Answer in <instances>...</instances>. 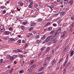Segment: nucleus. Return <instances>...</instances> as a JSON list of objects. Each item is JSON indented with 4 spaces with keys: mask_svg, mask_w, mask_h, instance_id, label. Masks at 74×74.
<instances>
[{
    "mask_svg": "<svg viewBox=\"0 0 74 74\" xmlns=\"http://www.w3.org/2000/svg\"><path fill=\"white\" fill-rule=\"evenodd\" d=\"M73 27L72 26H71V25L69 27L70 29L72 30V29H73Z\"/></svg>",
    "mask_w": 74,
    "mask_h": 74,
    "instance_id": "79ce46f5",
    "label": "nucleus"
},
{
    "mask_svg": "<svg viewBox=\"0 0 74 74\" xmlns=\"http://www.w3.org/2000/svg\"><path fill=\"white\" fill-rule=\"evenodd\" d=\"M44 67H41L39 69V71H42L44 70Z\"/></svg>",
    "mask_w": 74,
    "mask_h": 74,
    "instance_id": "2eb2a0df",
    "label": "nucleus"
},
{
    "mask_svg": "<svg viewBox=\"0 0 74 74\" xmlns=\"http://www.w3.org/2000/svg\"><path fill=\"white\" fill-rule=\"evenodd\" d=\"M46 38V36H45V35H44L41 38V39L42 40H44Z\"/></svg>",
    "mask_w": 74,
    "mask_h": 74,
    "instance_id": "ddd939ff",
    "label": "nucleus"
},
{
    "mask_svg": "<svg viewBox=\"0 0 74 74\" xmlns=\"http://www.w3.org/2000/svg\"><path fill=\"white\" fill-rule=\"evenodd\" d=\"M12 58H13V59H15V58H16V56L13 55Z\"/></svg>",
    "mask_w": 74,
    "mask_h": 74,
    "instance_id": "58836bf2",
    "label": "nucleus"
},
{
    "mask_svg": "<svg viewBox=\"0 0 74 74\" xmlns=\"http://www.w3.org/2000/svg\"><path fill=\"white\" fill-rule=\"evenodd\" d=\"M66 33V31H64L63 32V34H64V35H65Z\"/></svg>",
    "mask_w": 74,
    "mask_h": 74,
    "instance_id": "052dcab7",
    "label": "nucleus"
},
{
    "mask_svg": "<svg viewBox=\"0 0 74 74\" xmlns=\"http://www.w3.org/2000/svg\"><path fill=\"white\" fill-rule=\"evenodd\" d=\"M50 49H51L50 47H48L46 48V49L45 51L46 52H48L50 51Z\"/></svg>",
    "mask_w": 74,
    "mask_h": 74,
    "instance_id": "20e7f679",
    "label": "nucleus"
},
{
    "mask_svg": "<svg viewBox=\"0 0 74 74\" xmlns=\"http://www.w3.org/2000/svg\"><path fill=\"white\" fill-rule=\"evenodd\" d=\"M65 37V35L63 34L62 35H61V38H63V37Z\"/></svg>",
    "mask_w": 74,
    "mask_h": 74,
    "instance_id": "4c0bfd02",
    "label": "nucleus"
},
{
    "mask_svg": "<svg viewBox=\"0 0 74 74\" xmlns=\"http://www.w3.org/2000/svg\"><path fill=\"white\" fill-rule=\"evenodd\" d=\"M36 67V65L35 64H33L31 66V68L32 69H34V68H35Z\"/></svg>",
    "mask_w": 74,
    "mask_h": 74,
    "instance_id": "4468645a",
    "label": "nucleus"
},
{
    "mask_svg": "<svg viewBox=\"0 0 74 74\" xmlns=\"http://www.w3.org/2000/svg\"><path fill=\"white\" fill-rule=\"evenodd\" d=\"M13 58L12 57H11V56L10 57V60L11 61V60H13Z\"/></svg>",
    "mask_w": 74,
    "mask_h": 74,
    "instance_id": "49530a36",
    "label": "nucleus"
},
{
    "mask_svg": "<svg viewBox=\"0 0 74 74\" xmlns=\"http://www.w3.org/2000/svg\"><path fill=\"white\" fill-rule=\"evenodd\" d=\"M33 29V28L32 27L30 28L29 29V31H31V30H32Z\"/></svg>",
    "mask_w": 74,
    "mask_h": 74,
    "instance_id": "864d4df0",
    "label": "nucleus"
},
{
    "mask_svg": "<svg viewBox=\"0 0 74 74\" xmlns=\"http://www.w3.org/2000/svg\"><path fill=\"white\" fill-rule=\"evenodd\" d=\"M24 73V71L23 70H21L19 71V73L21 74L22 73Z\"/></svg>",
    "mask_w": 74,
    "mask_h": 74,
    "instance_id": "b1692460",
    "label": "nucleus"
},
{
    "mask_svg": "<svg viewBox=\"0 0 74 74\" xmlns=\"http://www.w3.org/2000/svg\"><path fill=\"white\" fill-rule=\"evenodd\" d=\"M68 48H69V46L67 45L64 48L63 50L64 52H66L67 50H68Z\"/></svg>",
    "mask_w": 74,
    "mask_h": 74,
    "instance_id": "7ed1b4c3",
    "label": "nucleus"
},
{
    "mask_svg": "<svg viewBox=\"0 0 74 74\" xmlns=\"http://www.w3.org/2000/svg\"><path fill=\"white\" fill-rule=\"evenodd\" d=\"M56 60H53L51 61V64L52 65H54L56 63Z\"/></svg>",
    "mask_w": 74,
    "mask_h": 74,
    "instance_id": "39448f33",
    "label": "nucleus"
},
{
    "mask_svg": "<svg viewBox=\"0 0 74 74\" xmlns=\"http://www.w3.org/2000/svg\"><path fill=\"white\" fill-rule=\"evenodd\" d=\"M19 57L21 58H22L23 57V56H22V55H20L19 56Z\"/></svg>",
    "mask_w": 74,
    "mask_h": 74,
    "instance_id": "69168bd1",
    "label": "nucleus"
},
{
    "mask_svg": "<svg viewBox=\"0 0 74 74\" xmlns=\"http://www.w3.org/2000/svg\"><path fill=\"white\" fill-rule=\"evenodd\" d=\"M53 43H55L56 42V40L54 39V40H53Z\"/></svg>",
    "mask_w": 74,
    "mask_h": 74,
    "instance_id": "0e129e2a",
    "label": "nucleus"
},
{
    "mask_svg": "<svg viewBox=\"0 0 74 74\" xmlns=\"http://www.w3.org/2000/svg\"><path fill=\"white\" fill-rule=\"evenodd\" d=\"M38 22H41L42 21V19L41 18H39L38 20H37Z\"/></svg>",
    "mask_w": 74,
    "mask_h": 74,
    "instance_id": "5701e85b",
    "label": "nucleus"
},
{
    "mask_svg": "<svg viewBox=\"0 0 74 74\" xmlns=\"http://www.w3.org/2000/svg\"><path fill=\"white\" fill-rule=\"evenodd\" d=\"M18 52H23L22 51L19 49H18Z\"/></svg>",
    "mask_w": 74,
    "mask_h": 74,
    "instance_id": "13d9d810",
    "label": "nucleus"
},
{
    "mask_svg": "<svg viewBox=\"0 0 74 74\" xmlns=\"http://www.w3.org/2000/svg\"><path fill=\"white\" fill-rule=\"evenodd\" d=\"M28 7H29V8H32V7H33V5H28Z\"/></svg>",
    "mask_w": 74,
    "mask_h": 74,
    "instance_id": "2f4dec72",
    "label": "nucleus"
},
{
    "mask_svg": "<svg viewBox=\"0 0 74 74\" xmlns=\"http://www.w3.org/2000/svg\"><path fill=\"white\" fill-rule=\"evenodd\" d=\"M64 4H66V3H67V2H68V0H65L64 1Z\"/></svg>",
    "mask_w": 74,
    "mask_h": 74,
    "instance_id": "e433bc0d",
    "label": "nucleus"
},
{
    "mask_svg": "<svg viewBox=\"0 0 74 74\" xmlns=\"http://www.w3.org/2000/svg\"><path fill=\"white\" fill-rule=\"evenodd\" d=\"M54 52H55V50L53 49H52V50H51V53L52 54H53V53H54Z\"/></svg>",
    "mask_w": 74,
    "mask_h": 74,
    "instance_id": "a18cd8bd",
    "label": "nucleus"
},
{
    "mask_svg": "<svg viewBox=\"0 0 74 74\" xmlns=\"http://www.w3.org/2000/svg\"><path fill=\"white\" fill-rule=\"evenodd\" d=\"M36 37L37 39L38 38H39V37H40V36L39 35L36 36Z\"/></svg>",
    "mask_w": 74,
    "mask_h": 74,
    "instance_id": "5fc2aeb1",
    "label": "nucleus"
},
{
    "mask_svg": "<svg viewBox=\"0 0 74 74\" xmlns=\"http://www.w3.org/2000/svg\"><path fill=\"white\" fill-rule=\"evenodd\" d=\"M51 56H47V57L45 58V61L48 60L49 59H51Z\"/></svg>",
    "mask_w": 74,
    "mask_h": 74,
    "instance_id": "423d86ee",
    "label": "nucleus"
},
{
    "mask_svg": "<svg viewBox=\"0 0 74 74\" xmlns=\"http://www.w3.org/2000/svg\"><path fill=\"white\" fill-rule=\"evenodd\" d=\"M34 60H31L29 64H30V65H31V64H33L34 63Z\"/></svg>",
    "mask_w": 74,
    "mask_h": 74,
    "instance_id": "f3484780",
    "label": "nucleus"
},
{
    "mask_svg": "<svg viewBox=\"0 0 74 74\" xmlns=\"http://www.w3.org/2000/svg\"><path fill=\"white\" fill-rule=\"evenodd\" d=\"M59 67L57 66L56 68V70H59Z\"/></svg>",
    "mask_w": 74,
    "mask_h": 74,
    "instance_id": "e2e57ef3",
    "label": "nucleus"
},
{
    "mask_svg": "<svg viewBox=\"0 0 74 74\" xmlns=\"http://www.w3.org/2000/svg\"><path fill=\"white\" fill-rule=\"evenodd\" d=\"M4 33L6 35H8V34H10V32L8 31H5L4 32Z\"/></svg>",
    "mask_w": 74,
    "mask_h": 74,
    "instance_id": "6e6552de",
    "label": "nucleus"
},
{
    "mask_svg": "<svg viewBox=\"0 0 74 74\" xmlns=\"http://www.w3.org/2000/svg\"><path fill=\"white\" fill-rule=\"evenodd\" d=\"M67 60H66L65 61L64 64H66V63H67Z\"/></svg>",
    "mask_w": 74,
    "mask_h": 74,
    "instance_id": "6e6d98bb",
    "label": "nucleus"
},
{
    "mask_svg": "<svg viewBox=\"0 0 74 74\" xmlns=\"http://www.w3.org/2000/svg\"><path fill=\"white\" fill-rule=\"evenodd\" d=\"M71 3V5H72V4H73V0H71L69 2V3Z\"/></svg>",
    "mask_w": 74,
    "mask_h": 74,
    "instance_id": "bb28decb",
    "label": "nucleus"
},
{
    "mask_svg": "<svg viewBox=\"0 0 74 74\" xmlns=\"http://www.w3.org/2000/svg\"><path fill=\"white\" fill-rule=\"evenodd\" d=\"M33 36V34L31 33H29V35H28V37H30V36Z\"/></svg>",
    "mask_w": 74,
    "mask_h": 74,
    "instance_id": "ea45409f",
    "label": "nucleus"
},
{
    "mask_svg": "<svg viewBox=\"0 0 74 74\" xmlns=\"http://www.w3.org/2000/svg\"><path fill=\"white\" fill-rule=\"evenodd\" d=\"M45 48H46V47H45V46H44V47H42L41 49V51H44V49H45Z\"/></svg>",
    "mask_w": 74,
    "mask_h": 74,
    "instance_id": "aec40b11",
    "label": "nucleus"
},
{
    "mask_svg": "<svg viewBox=\"0 0 74 74\" xmlns=\"http://www.w3.org/2000/svg\"><path fill=\"white\" fill-rule=\"evenodd\" d=\"M4 28V26H3V25H1L0 26V29H1V30H2Z\"/></svg>",
    "mask_w": 74,
    "mask_h": 74,
    "instance_id": "dca6fc26",
    "label": "nucleus"
},
{
    "mask_svg": "<svg viewBox=\"0 0 74 74\" xmlns=\"http://www.w3.org/2000/svg\"><path fill=\"white\" fill-rule=\"evenodd\" d=\"M11 57V56L10 55L7 56H6V58H7V59H10Z\"/></svg>",
    "mask_w": 74,
    "mask_h": 74,
    "instance_id": "c85d7f7f",
    "label": "nucleus"
},
{
    "mask_svg": "<svg viewBox=\"0 0 74 74\" xmlns=\"http://www.w3.org/2000/svg\"><path fill=\"white\" fill-rule=\"evenodd\" d=\"M8 42H9V43H12V41H11V40H10H10H8Z\"/></svg>",
    "mask_w": 74,
    "mask_h": 74,
    "instance_id": "de8ad7c7",
    "label": "nucleus"
},
{
    "mask_svg": "<svg viewBox=\"0 0 74 74\" xmlns=\"http://www.w3.org/2000/svg\"><path fill=\"white\" fill-rule=\"evenodd\" d=\"M58 14H55L53 15V17H55V18L56 17L58 16Z\"/></svg>",
    "mask_w": 74,
    "mask_h": 74,
    "instance_id": "c9c22d12",
    "label": "nucleus"
},
{
    "mask_svg": "<svg viewBox=\"0 0 74 74\" xmlns=\"http://www.w3.org/2000/svg\"><path fill=\"white\" fill-rule=\"evenodd\" d=\"M71 20H74V18L73 17H71Z\"/></svg>",
    "mask_w": 74,
    "mask_h": 74,
    "instance_id": "774afa93",
    "label": "nucleus"
},
{
    "mask_svg": "<svg viewBox=\"0 0 74 74\" xmlns=\"http://www.w3.org/2000/svg\"><path fill=\"white\" fill-rule=\"evenodd\" d=\"M62 29L61 28L58 29L57 31L53 30L50 32L51 34H52V36H58L60 33L61 32Z\"/></svg>",
    "mask_w": 74,
    "mask_h": 74,
    "instance_id": "f03ea898",
    "label": "nucleus"
},
{
    "mask_svg": "<svg viewBox=\"0 0 74 74\" xmlns=\"http://www.w3.org/2000/svg\"><path fill=\"white\" fill-rule=\"evenodd\" d=\"M74 51L73 50H71V51L70 56V57H71V56H72L73 55V54H74Z\"/></svg>",
    "mask_w": 74,
    "mask_h": 74,
    "instance_id": "0eeeda50",
    "label": "nucleus"
},
{
    "mask_svg": "<svg viewBox=\"0 0 74 74\" xmlns=\"http://www.w3.org/2000/svg\"><path fill=\"white\" fill-rule=\"evenodd\" d=\"M72 26L74 27V22L72 24H71Z\"/></svg>",
    "mask_w": 74,
    "mask_h": 74,
    "instance_id": "338daca9",
    "label": "nucleus"
},
{
    "mask_svg": "<svg viewBox=\"0 0 74 74\" xmlns=\"http://www.w3.org/2000/svg\"><path fill=\"white\" fill-rule=\"evenodd\" d=\"M34 6L35 8H37L38 7V5L37 4H35L34 5Z\"/></svg>",
    "mask_w": 74,
    "mask_h": 74,
    "instance_id": "72a5a7b5",
    "label": "nucleus"
},
{
    "mask_svg": "<svg viewBox=\"0 0 74 74\" xmlns=\"http://www.w3.org/2000/svg\"><path fill=\"white\" fill-rule=\"evenodd\" d=\"M28 73H32V69L31 68L27 70Z\"/></svg>",
    "mask_w": 74,
    "mask_h": 74,
    "instance_id": "9b49d317",
    "label": "nucleus"
},
{
    "mask_svg": "<svg viewBox=\"0 0 74 74\" xmlns=\"http://www.w3.org/2000/svg\"><path fill=\"white\" fill-rule=\"evenodd\" d=\"M17 42L18 43H20V42H21V40H19L17 41Z\"/></svg>",
    "mask_w": 74,
    "mask_h": 74,
    "instance_id": "8fccbe9b",
    "label": "nucleus"
},
{
    "mask_svg": "<svg viewBox=\"0 0 74 74\" xmlns=\"http://www.w3.org/2000/svg\"><path fill=\"white\" fill-rule=\"evenodd\" d=\"M15 51L16 52H19V49H16L15 50Z\"/></svg>",
    "mask_w": 74,
    "mask_h": 74,
    "instance_id": "09e8293b",
    "label": "nucleus"
},
{
    "mask_svg": "<svg viewBox=\"0 0 74 74\" xmlns=\"http://www.w3.org/2000/svg\"><path fill=\"white\" fill-rule=\"evenodd\" d=\"M53 36V35L52 34L51 35L47 37L45 41L43 42V43L45 44V43H46V42H52V41L54 40L55 38V37H55V36Z\"/></svg>",
    "mask_w": 74,
    "mask_h": 74,
    "instance_id": "f257e3e1",
    "label": "nucleus"
},
{
    "mask_svg": "<svg viewBox=\"0 0 74 74\" xmlns=\"http://www.w3.org/2000/svg\"><path fill=\"white\" fill-rule=\"evenodd\" d=\"M63 60V58H61V59H60L59 62H58V63L59 64H60V63L62 62V60Z\"/></svg>",
    "mask_w": 74,
    "mask_h": 74,
    "instance_id": "412c9836",
    "label": "nucleus"
},
{
    "mask_svg": "<svg viewBox=\"0 0 74 74\" xmlns=\"http://www.w3.org/2000/svg\"><path fill=\"white\" fill-rule=\"evenodd\" d=\"M17 10H18V11H21V9L18 8H17Z\"/></svg>",
    "mask_w": 74,
    "mask_h": 74,
    "instance_id": "4d7b16f0",
    "label": "nucleus"
},
{
    "mask_svg": "<svg viewBox=\"0 0 74 74\" xmlns=\"http://www.w3.org/2000/svg\"><path fill=\"white\" fill-rule=\"evenodd\" d=\"M47 65V62H44L43 64V66L44 67H45V66Z\"/></svg>",
    "mask_w": 74,
    "mask_h": 74,
    "instance_id": "6ab92c4d",
    "label": "nucleus"
},
{
    "mask_svg": "<svg viewBox=\"0 0 74 74\" xmlns=\"http://www.w3.org/2000/svg\"><path fill=\"white\" fill-rule=\"evenodd\" d=\"M5 12H6V11L4 10L2 12V14H5Z\"/></svg>",
    "mask_w": 74,
    "mask_h": 74,
    "instance_id": "603ef678",
    "label": "nucleus"
},
{
    "mask_svg": "<svg viewBox=\"0 0 74 74\" xmlns=\"http://www.w3.org/2000/svg\"><path fill=\"white\" fill-rule=\"evenodd\" d=\"M51 23L50 22H49L48 23H47V24H46L45 25V26L47 27V26H48L49 25H50L51 24Z\"/></svg>",
    "mask_w": 74,
    "mask_h": 74,
    "instance_id": "4be33fe9",
    "label": "nucleus"
},
{
    "mask_svg": "<svg viewBox=\"0 0 74 74\" xmlns=\"http://www.w3.org/2000/svg\"><path fill=\"white\" fill-rule=\"evenodd\" d=\"M42 54V53H41V52H40L38 54V56H40Z\"/></svg>",
    "mask_w": 74,
    "mask_h": 74,
    "instance_id": "3c124183",
    "label": "nucleus"
},
{
    "mask_svg": "<svg viewBox=\"0 0 74 74\" xmlns=\"http://www.w3.org/2000/svg\"><path fill=\"white\" fill-rule=\"evenodd\" d=\"M61 21H62V19H60L58 21V25H60V24L61 23Z\"/></svg>",
    "mask_w": 74,
    "mask_h": 74,
    "instance_id": "393cba45",
    "label": "nucleus"
},
{
    "mask_svg": "<svg viewBox=\"0 0 74 74\" xmlns=\"http://www.w3.org/2000/svg\"><path fill=\"white\" fill-rule=\"evenodd\" d=\"M36 44H39L40 43V40H37L36 42Z\"/></svg>",
    "mask_w": 74,
    "mask_h": 74,
    "instance_id": "f704fd0d",
    "label": "nucleus"
},
{
    "mask_svg": "<svg viewBox=\"0 0 74 74\" xmlns=\"http://www.w3.org/2000/svg\"><path fill=\"white\" fill-rule=\"evenodd\" d=\"M52 27H50L48 28V31H51V30H52Z\"/></svg>",
    "mask_w": 74,
    "mask_h": 74,
    "instance_id": "a211bd4d",
    "label": "nucleus"
},
{
    "mask_svg": "<svg viewBox=\"0 0 74 74\" xmlns=\"http://www.w3.org/2000/svg\"><path fill=\"white\" fill-rule=\"evenodd\" d=\"M25 40H24L23 39L22 40V42L23 43H25Z\"/></svg>",
    "mask_w": 74,
    "mask_h": 74,
    "instance_id": "680f3d73",
    "label": "nucleus"
},
{
    "mask_svg": "<svg viewBox=\"0 0 74 74\" xmlns=\"http://www.w3.org/2000/svg\"><path fill=\"white\" fill-rule=\"evenodd\" d=\"M6 7H5V6H2L1 7V8L2 9H3L4 8H5Z\"/></svg>",
    "mask_w": 74,
    "mask_h": 74,
    "instance_id": "37998d69",
    "label": "nucleus"
},
{
    "mask_svg": "<svg viewBox=\"0 0 74 74\" xmlns=\"http://www.w3.org/2000/svg\"><path fill=\"white\" fill-rule=\"evenodd\" d=\"M71 63V62L70 61H69L68 63H67V66H69V65H70V63Z\"/></svg>",
    "mask_w": 74,
    "mask_h": 74,
    "instance_id": "473e14b6",
    "label": "nucleus"
},
{
    "mask_svg": "<svg viewBox=\"0 0 74 74\" xmlns=\"http://www.w3.org/2000/svg\"><path fill=\"white\" fill-rule=\"evenodd\" d=\"M21 29L22 30H25V26L23 25H22L21 27Z\"/></svg>",
    "mask_w": 74,
    "mask_h": 74,
    "instance_id": "a878e982",
    "label": "nucleus"
},
{
    "mask_svg": "<svg viewBox=\"0 0 74 74\" xmlns=\"http://www.w3.org/2000/svg\"><path fill=\"white\" fill-rule=\"evenodd\" d=\"M53 26H55V27H56V26H57V25L55 23H53Z\"/></svg>",
    "mask_w": 74,
    "mask_h": 74,
    "instance_id": "a19ab883",
    "label": "nucleus"
},
{
    "mask_svg": "<svg viewBox=\"0 0 74 74\" xmlns=\"http://www.w3.org/2000/svg\"><path fill=\"white\" fill-rule=\"evenodd\" d=\"M28 22L27 21H24L23 22V23L22 24L24 25H26V24H27Z\"/></svg>",
    "mask_w": 74,
    "mask_h": 74,
    "instance_id": "1a4fd4ad",
    "label": "nucleus"
},
{
    "mask_svg": "<svg viewBox=\"0 0 74 74\" xmlns=\"http://www.w3.org/2000/svg\"><path fill=\"white\" fill-rule=\"evenodd\" d=\"M49 8L51 9H52V8H53V5H51V6H49Z\"/></svg>",
    "mask_w": 74,
    "mask_h": 74,
    "instance_id": "7c9ffc66",
    "label": "nucleus"
},
{
    "mask_svg": "<svg viewBox=\"0 0 74 74\" xmlns=\"http://www.w3.org/2000/svg\"><path fill=\"white\" fill-rule=\"evenodd\" d=\"M40 74H42L44 73V71H42V72H40Z\"/></svg>",
    "mask_w": 74,
    "mask_h": 74,
    "instance_id": "bf43d9fd",
    "label": "nucleus"
},
{
    "mask_svg": "<svg viewBox=\"0 0 74 74\" xmlns=\"http://www.w3.org/2000/svg\"><path fill=\"white\" fill-rule=\"evenodd\" d=\"M13 70H14V68H12L11 70L9 71V73H10V74H11V73H12V71H13Z\"/></svg>",
    "mask_w": 74,
    "mask_h": 74,
    "instance_id": "cd10ccee",
    "label": "nucleus"
},
{
    "mask_svg": "<svg viewBox=\"0 0 74 74\" xmlns=\"http://www.w3.org/2000/svg\"><path fill=\"white\" fill-rule=\"evenodd\" d=\"M42 64V61L41 60H40L39 62V64L40 65Z\"/></svg>",
    "mask_w": 74,
    "mask_h": 74,
    "instance_id": "c03bdc74",
    "label": "nucleus"
},
{
    "mask_svg": "<svg viewBox=\"0 0 74 74\" xmlns=\"http://www.w3.org/2000/svg\"><path fill=\"white\" fill-rule=\"evenodd\" d=\"M36 25V23H33L30 24V26H35Z\"/></svg>",
    "mask_w": 74,
    "mask_h": 74,
    "instance_id": "f8f14e48",
    "label": "nucleus"
},
{
    "mask_svg": "<svg viewBox=\"0 0 74 74\" xmlns=\"http://www.w3.org/2000/svg\"><path fill=\"white\" fill-rule=\"evenodd\" d=\"M10 40L11 41H15V40L12 38H10Z\"/></svg>",
    "mask_w": 74,
    "mask_h": 74,
    "instance_id": "c756f323",
    "label": "nucleus"
},
{
    "mask_svg": "<svg viewBox=\"0 0 74 74\" xmlns=\"http://www.w3.org/2000/svg\"><path fill=\"white\" fill-rule=\"evenodd\" d=\"M66 13V12L64 11H62L60 12V16H62V15H64V14Z\"/></svg>",
    "mask_w": 74,
    "mask_h": 74,
    "instance_id": "9d476101",
    "label": "nucleus"
}]
</instances>
